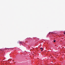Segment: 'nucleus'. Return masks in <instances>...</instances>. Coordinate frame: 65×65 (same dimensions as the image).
<instances>
[{"label":"nucleus","mask_w":65,"mask_h":65,"mask_svg":"<svg viewBox=\"0 0 65 65\" xmlns=\"http://www.w3.org/2000/svg\"><path fill=\"white\" fill-rule=\"evenodd\" d=\"M40 49L41 50V52H42V51H43V48H40Z\"/></svg>","instance_id":"nucleus-1"},{"label":"nucleus","mask_w":65,"mask_h":65,"mask_svg":"<svg viewBox=\"0 0 65 65\" xmlns=\"http://www.w3.org/2000/svg\"><path fill=\"white\" fill-rule=\"evenodd\" d=\"M18 43H21V41H18Z\"/></svg>","instance_id":"nucleus-2"},{"label":"nucleus","mask_w":65,"mask_h":65,"mask_svg":"<svg viewBox=\"0 0 65 65\" xmlns=\"http://www.w3.org/2000/svg\"><path fill=\"white\" fill-rule=\"evenodd\" d=\"M56 42V40H54V42Z\"/></svg>","instance_id":"nucleus-3"},{"label":"nucleus","mask_w":65,"mask_h":65,"mask_svg":"<svg viewBox=\"0 0 65 65\" xmlns=\"http://www.w3.org/2000/svg\"><path fill=\"white\" fill-rule=\"evenodd\" d=\"M63 33L64 34V35H65V32H64Z\"/></svg>","instance_id":"nucleus-4"}]
</instances>
